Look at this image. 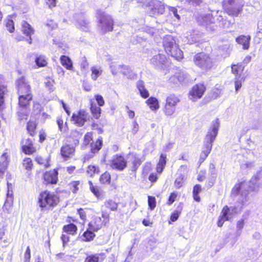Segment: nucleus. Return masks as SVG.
Segmentation results:
<instances>
[{
    "label": "nucleus",
    "mask_w": 262,
    "mask_h": 262,
    "mask_svg": "<svg viewBox=\"0 0 262 262\" xmlns=\"http://www.w3.org/2000/svg\"><path fill=\"white\" fill-rule=\"evenodd\" d=\"M262 185L260 174L257 173L253 176L248 182H242L235 185L232 189V194H238V202L243 206L247 205L249 200V192H257Z\"/></svg>",
    "instance_id": "f257e3e1"
},
{
    "label": "nucleus",
    "mask_w": 262,
    "mask_h": 262,
    "mask_svg": "<svg viewBox=\"0 0 262 262\" xmlns=\"http://www.w3.org/2000/svg\"><path fill=\"white\" fill-rule=\"evenodd\" d=\"M166 52L179 60L183 58V52L176 45V41L171 35L166 36L163 41Z\"/></svg>",
    "instance_id": "f03ea898"
},
{
    "label": "nucleus",
    "mask_w": 262,
    "mask_h": 262,
    "mask_svg": "<svg viewBox=\"0 0 262 262\" xmlns=\"http://www.w3.org/2000/svg\"><path fill=\"white\" fill-rule=\"evenodd\" d=\"M244 4L238 0H224L223 7L229 15L237 17L242 13Z\"/></svg>",
    "instance_id": "7ed1b4c3"
},
{
    "label": "nucleus",
    "mask_w": 262,
    "mask_h": 262,
    "mask_svg": "<svg viewBox=\"0 0 262 262\" xmlns=\"http://www.w3.org/2000/svg\"><path fill=\"white\" fill-rule=\"evenodd\" d=\"M38 200L39 206L47 209L55 207L59 202V198L56 194L48 191L41 192Z\"/></svg>",
    "instance_id": "20e7f679"
},
{
    "label": "nucleus",
    "mask_w": 262,
    "mask_h": 262,
    "mask_svg": "<svg viewBox=\"0 0 262 262\" xmlns=\"http://www.w3.org/2000/svg\"><path fill=\"white\" fill-rule=\"evenodd\" d=\"M78 143V139L68 137L66 142L61 147L60 153L62 157L65 160L72 158L74 155L75 147Z\"/></svg>",
    "instance_id": "39448f33"
},
{
    "label": "nucleus",
    "mask_w": 262,
    "mask_h": 262,
    "mask_svg": "<svg viewBox=\"0 0 262 262\" xmlns=\"http://www.w3.org/2000/svg\"><path fill=\"white\" fill-rule=\"evenodd\" d=\"M193 61L196 66L204 70L210 69L212 66L210 57L204 53H199L195 55Z\"/></svg>",
    "instance_id": "423d86ee"
},
{
    "label": "nucleus",
    "mask_w": 262,
    "mask_h": 262,
    "mask_svg": "<svg viewBox=\"0 0 262 262\" xmlns=\"http://www.w3.org/2000/svg\"><path fill=\"white\" fill-rule=\"evenodd\" d=\"M114 23L111 16L104 12L100 14L99 18L98 27L102 33H105L107 31L113 30Z\"/></svg>",
    "instance_id": "0eeeda50"
},
{
    "label": "nucleus",
    "mask_w": 262,
    "mask_h": 262,
    "mask_svg": "<svg viewBox=\"0 0 262 262\" xmlns=\"http://www.w3.org/2000/svg\"><path fill=\"white\" fill-rule=\"evenodd\" d=\"M180 101V99L174 95H170L166 98V103L163 110L166 116H171L176 111V105Z\"/></svg>",
    "instance_id": "6e6552de"
},
{
    "label": "nucleus",
    "mask_w": 262,
    "mask_h": 262,
    "mask_svg": "<svg viewBox=\"0 0 262 262\" xmlns=\"http://www.w3.org/2000/svg\"><path fill=\"white\" fill-rule=\"evenodd\" d=\"M219 125L220 123L218 119H216L212 121L211 127L209 129L205 136L204 142L212 144L218 134Z\"/></svg>",
    "instance_id": "1a4fd4ad"
},
{
    "label": "nucleus",
    "mask_w": 262,
    "mask_h": 262,
    "mask_svg": "<svg viewBox=\"0 0 262 262\" xmlns=\"http://www.w3.org/2000/svg\"><path fill=\"white\" fill-rule=\"evenodd\" d=\"M205 91V87L203 84L194 85L189 92V99L195 101L201 98Z\"/></svg>",
    "instance_id": "9d476101"
},
{
    "label": "nucleus",
    "mask_w": 262,
    "mask_h": 262,
    "mask_svg": "<svg viewBox=\"0 0 262 262\" xmlns=\"http://www.w3.org/2000/svg\"><path fill=\"white\" fill-rule=\"evenodd\" d=\"M72 120L78 126H82L89 118V115L83 110H81L77 113H73Z\"/></svg>",
    "instance_id": "9b49d317"
},
{
    "label": "nucleus",
    "mask_w": 262,
    "mask_h": 262,
    "mask_svg": "<svg viewBox=\"0 0 262 262\" xmlns=\"http://www.w3.org/2000/svg\"><path fill=\"white\" fill-rule=\"evenodd\" d=\"M126 166V162L124 158L121 156L116 155L111 162V166L118 170H123Z\"/></svg>",
    "instance_id": "f8f14e48"
},
{
    "label": "nucleus",
    "mask_w": 262,
    "mask_h": 262,
    "mask_svg": "<svg viewBox=\"0 0 262 262\" xmlns=\"http://www.w3.org/2000/svg\"><path fill=\"white\" fill-rule=\"evenodd\" d=\"M241 205L242 206L240 207L236 206H231L228 207L227 206H226L223 208L221 213L225 215L229 220L233 215L241 212L243 207L244 206L242 204Z\"/></svg>",
    "instance_id": "ddd939ff"
},
{
    "label": "nucleus",
    "mask_w": 262,
    "mask_h": 262,
    "mask_svg": "<svg viewBox=\"0 0 262 262\" xmlns=\"http://www.w3.org/2000/svg\"><path fill=\"white\" fill-rule=\"evenodd\" d=\"M76 26L81 31L87 32L90 30V23L83 14H80L76 19Z\"/></svg>",
    "instance_id": "4468645a"
},
{
    "label": "nucleus",
    "mask_w": 262,
    "mask_h": 262,
    "mask_svg": "<svg viewBox=\"0 0 262 262\" xmlns=\"http://www.w3.org/2000/svg\"><path fill=\"white\" fill-rule=\"evenodd\" d=\"M18 93L19 96L23 94H28L30 93V86L26 81L24 78H21L17 81Z\"/></svg>",
    "instance_id": "2eb2a0df"
},
{
    "label": "nucleus",
    "mask_w": 262,
    "mask_h": 262,
    "mask_svg": "<svg viewBox=\"0 0 262 262\" xmlns=\"http://www.w3.org/2000/svg\"><path fill=\"white\" fill-rule=\"evenodd\" d=\"M32 99L31 94H23L19 96L18 104L20 108L27 110Z\"/></svg>",
    "instance_id": "dca6fc26"
},
{
    "label": "nucleus",
    "mask_w": 262,
    "mask_h": 262,
    "mask_svg": "<svg viewBox=\"0 0 262 262\" xmlns=\"http://www.w3.org/2000/svg\"><path fill=\"white\" fill-rule=\"evenodd\" d=\"M58 172L53 169L46 172L43 174V179L47 183L56 184L57 181Z\"/></svg>",
    "instance_id": "f3484780"
},
{
    "label": "nucleus",
    "mask_w": 262,
    "mask_h": 262,
    "mask_svg": "<svg viewBox=\"0 0 262 262\" xmlns=\"http://www.w3.org/2000/svg\"><path fill=\"white\" fill-rule=\"evenodd\" d=\"M166 61V58L165 56L162 54L156 55L150 59L151 63L159 68H162L165 63Z\"/></svg>",
    "instance_id": "a211bd4d"
},
{
    "label": "nucleus",
    "mask_w": 262,
    "mask_h": 262,
    "mask_svg": "<svg viewBox=\"0 0 262 262\" xmlns=\"http://www.w3.org/2000/svg\"><path fill=\"white\" fill-rule=\"evenodd\" d=\"M23 151L26 154H31L34 151L32 141L29 138L24 139L21 141Z\"/></svg>",
    "instance_id": "6ab92c4d"
},
{
    "label": "nucleus",
    "mask_w": 262,
    "mask_h": 262,
    "mask_svg": "<svg viewBox=\"0 0 262 262\" xmlns=\"http://www.w3.org/2000/svg\"><path fill=\"white\" fill-rule=\"evenodd\" d=\"M103 222L100 217L96 216L89 224V229L93 231H97L102 227Z\"/></svg>",
    "instance_id": "aec40b11"
},
{
    "label": "nucleus",
    "mask_w": 262,
    "mask_h": 262,
    "mask_svg": "<svg viewBox=\"0 0 262 262\" xmlns=\"http://www.w3.org/2000/svg\"><path fill=\"white\" fill-rule=\"evenodd\" d=\"M219 49L221 55L224 57L229 56L231 51L230 45L227 41L221 42L219 46Z\"/></svg>",
    "instance_id": "412c9836"
},
{
    "label": "nucleus",
    "mask_w": 262,
    "mask_h": 262,
    "mask_svg": "<svg viewBox=\"0 0 262 262\" xmlns=\"http://www.w3.org/2000/svg\"><path fill=\"white\" fill-rule=\"evenodd\" d=\"M118 69H121V73L126 77L130 79H135L137 78V75L133 72L129 67L127 66H119Z\"/></svg>",
    "instance_id": "4be33fe9"
},
{
    "label": "nucleus",
    "mask_w": 262,
    "mask_h": 262,
    "mask_svg": "<svg viewBox=\"0 0 262 262\" xmlns=\"http://www.w3.org/2000/svg\"><path fill=\"white\" fill-rule=\"evenodd\" d=\"M22 31L26 36H30L29 43H32L31 35L34 33V30L31 26L27 22L24 21L22 23Z\"/></svg>",
    "instance_id": "5701e85b"
},
{
    "label": "nucleus",
    "mask_w": 262,
    "mask_h": 262,
    "mask_svg": "<svg viewBox=\"0 0 262 262\" xmlns=\"http://www.w3.org/2000/svg\"><path fill=\"white\" fill-rule=\"evenodd\" d=\"M137 87L142 98H147L149 97V92L145 88L143 81L138 80L137 82Z\"/></svg>",
    "instance_id": "b1692460"
},
{
    "label": "nucleus",
    "mask_w": 262,
    "mask_h": 262,
    "mask_svg": "<svg viewBox=\"0 0 262 262\" xmlns=\"http://www.w3.org/2000/svg\"><path fill=\"white\" fill-rule=\"evenodd\" d=\"M250 37L249 35H241L236 39V42L243 46V48L244 50H247L249 48V42L250 40Z\"/></svg>",
    "instance_id": "393cba45"
},
{
    "label": "nucleus",
    "mask_w": 262,
    "mask_h": 262,
    "mask_svg": "<svg viewBox=\"0 0 262 262\" xmlns=\"http://www.w3.org/2000/svg\"><path fill=\"white\" fill-rule=\"evenodd\" d=\"M212 11L211 13L203 14L201 15L202 23L203 25H207L215 23V18L213 16Z\"/></svg>",
    "instance_id": "a878e982"
},
{
    "label": "nucleus",
    "mask_w": 262,
    "mask_h": 262,
    "mask_svg": "<svg viewBox=\"0 0 262 262\" xmlns=\"http://www.w3.org/2000/svg\"><path fill=\"white\" fill-rule=\"evenodd\" d=\"M8 156L7 154L4 153L1 156L0 159V178L3 176L5 170L7 167L8 164Z\"/></svg>",
    "instance_id": "bb28decb"
},
{
    "label": "nucleus",
    "mask_w": 262,
    "mask_h": 262,
    "mask_svg": "<svg viewBox=\"0 0 262 262\" xmlns=\"http://www.w3.org/2000/svg\"><path fill=\"white\" fill-rule=\"evenodd\" d=\"M154 13L163 14L165 11V6L159 1H154L153 2V8H152Z\"/></svg>",
    "instance_id": "cd10ccee"
},
{
    "label": "nucleus",
    "mask_w": 262,
    "mask_h": 262,
    "mask_svg": "<svg viewBox=\"0 0 262 262\" xmlns=\"http://www.w3.org/2000/svg\"><path fill=\"white\" fill-rule=\"evenodd\" d=\"M128 158L132 164V170L134 171H136L141 165V160L139 158L134 155H129Z\"/></svg>",
    "instance_id": "c85d7f7f"
},
{
    "label": "nucleus",
    "mask_w": 262,
    "mask_h": 262,
    "mask_svg": "<svg viewBox=\"0 0 262 262\" xmlns=\"http://www.w3.org/2000/svg\"><path fill=\"white\" fill-rule=\"evenodd\" d=\"M61 64L67 69L72 70L73 69V63L71 59L65 55H62L60 58Z\"/></svg>",
    "instance_id": "c756f323"
},
{
    "label": "nucleus",
    "mask_w": 262,
    "mask_h": 262,
    "mask_svg": "<svg viewBox=\"0 0 262 262\" xmlns=\"http://www.w3.org/2000/svg\"><path fill=\"white\" fill-rule=\"evenodd\" d=\"M146 103L152 111L157 110L159 108V101L155 97H150L146 101Z\"/></svg>",
    "instance_id": "7c9ffc66"
},
{
    "label": "nucleus",
    "mask_w": 262,
    "mask_h": 262,
    "mask_svg": "<svg viewBox=\"0 0 262 262\" xmlns=\"http://www.w3.org/2000/svg\"><path fill=\"white\" fill-rule=\"evenodd\" d=\"M35 61L36 65L39 67H45L48 63L46 57L41 55H37Z\"/></svg>",
    "instance_id": "2f4dec72"
},
{
    "label": "nucleus",
    "mask_w": 262,
    "mask_h": 262,
    "mask_svg": "<svg viewBox=\"0 0 262 262\" xmlns=\"http://www.w3.org/2000/svg\"><path fill=\"white\" fill-rule=\"evenodd\" d=\"M63 230L68 234L74 235L76 233L77 228L74 224H70L64 226Z\"/></svg>",
    "instance_id": "473e14b6"
},
{
    "label": "nucleus",
    "mask_w": 262,
    "mask_h": 262,
    "mask_svg": "<svg viewBox=\"0 0 262 262\" xmlns=\"http://www.w3.org/2000/svg\"><path fill=\"white\" fill-rule=\"evenodd\" d=\"M102 138L98 139L95 143L91 144V150L93 153H95L99 150L102 146Z\"/></svg>",
    "instance_id": "72a5a7b5"
},
{
    "label": "nucleus",
    "mask_w": 262,
    "mask_h": 262,
    "mask_svg": "<svg viewBox=\"0 0 262 262\" xmlns=\"http://www.w3.org/2000/svg\"><path fill=\"white\" fill-rule=\"evenodd\" d=\"M209 171L211 175L210 180L209 182L210 186H212L214 183L216 179V173L215 170V165L211 163L209 165Z\"/></svg>",
    "instance_id": "f704fd0d"
},
{
    "label": "nucleus",
    "mask_w": 262,
    "mask_h": 262,
    "mask_svg": "<svg viewBox=\"0 0 262 262\" xmlns=\"http://www.w3.org/2000/svg\"><path fill=\"white\" fill-rule=\"evenodd\" d=\"M100 254H95L88 255L85 258L84 262H100L102 261L100 259Z\"/></svg>",
    "instance_id": "c9c22d12"
},
{
    "label": "nucleus",
    "mask_w": 262,
    "mask_h": 262,
    "mask_svg": "<svg viewBox=\"0 0 262 262\" xmlns=\"http://www.w3.org/2000/svg\"><path fill=\"white\" fill-rule=\"evenodd\" d=\"M254 163L252 161L243 160L241 162V168L242 170H246L252 168Z\"/></svg>",
    "instance_id": "e433bc0d"
},
{
    "label": "nucleus",
    "mask_w": 262,
    "mask_h": 262,
    "mask_svg": "<svg viewBox=\"0 0 262 262\" xmlns=\"http://www.w3.org/2000/svg\"><path fill=\"white\" fill-rule=\"evenodd\" d=\"M93 230H91L89 229L83 234V240L86 242H90L93 239L95 236V234L92 232Z\"/></svg>",
    "instance_id": "4c0bfd02"
},
{
    "label": "nucleus",
    "mask_w": 262,
    "mask_h": 262,
    "mask_svg": "<svg viewBox=\"0 0 262 262\" xmlns=\"http://www.w3.org/2000/svg\"><path fill=\"white\" fill-rule=\"evenodd\" d=\"M185 39V40L184 41L188 44H192L196 40L195 35L192 34L191 32H188L186 34Z\"/></svg>",
    "instance_id": "58836bf2"
},
{
    "label": "nucleus",
    "mask_w": 262,
    "mask_h": 262,
    "mask_svg": "<svg viewBox=\"0 0 262 262\" xmlns=\"http://www.w3.org/2000/svg\"><path fill=\"white\" fill-rule=\"evenodd\" d=\"M92 71V79L94 80H96L97 78L101 75L102 70L97 69L95 67H93L91 68Z\"/></svg>",
    "instance_id": "ea45409f"
},
{
    "label": "nucleus",
    "mask_w": 262,
    "mask_h": 262,
    "mask_svg": "<svg viewBox=\"0 0 262 262\" xmlns=\"http://www.w3.org/2000/svg\"><path fill=\"white\" fill-rule=\"evenodd\" d=\"M213 16L215 18V23L219 22L220 23L224 18L223 14H224L222 11H212Z\"/></svg>",
    "instance_id": "a19ab883"
},
{
    "label": "nucleus",
    "mask_w": 262,
    "mask_h": 262,
    "mask_svg": "<svg viewBox=\"0 0 262 262\" xmlns=\"http://www.w3.org/2000/svg\"><path fill=\"white\" fill-rule=\"evenodd\" d=\"M23 166L28 170H31L33 167L32 160L29 158H25L23 161Z\"/></svg>",
    "instance_id": "79ce46f5"
},
{
    "label": "nucleus",
    "mask_w": 262,
    "mask_h": 262,
    "mask_svg": "<svg viewBox=\"0 0 262 262\" xmlns=\"http://www.w3.org/2000/svg\"><path fill=\"white\" fill-rule=\"evenodd\" d=\"M176 76H177V81L181 82L184 81L185 79H187L188 75L184 72H180L179 73H176Z\"/></svg>",
    "instance_id": "37998d69"
},
{
    "label": "nucleus",
    "mask_w": 262,
    "mask_h": 262,
    "mask_svg": "<svg viewBox=\"0 0 262 262\" xmlns=\"http://www.w3.org/2000/svg\"><path fill=\"white\" fill-rule=\"evenodd\" d=\"M110 180L111 176L108 172H104L100 178V181L101 183H110Z\"/></svg>",
    "instance_id": "c03bdc74"
},
{
    "label": "nucleus",
    "mask_w": 262,
    "mask_h": 262,
    "mask_svg": "<svg viewBox=\"0 0 262 262\" xmlns=\"http://www.w3.org/2000/svg\"><path fill=\"white\" fill-rule=\"evenodd\" d=\"M243 81L244 80L242 78L239 79V77L238 78L237 75L236 76L234 81L235 90L236 93H237L238 91L241 88Z\"/></svg>",
    "instance_id": "a18cd8bd"
},
{
    "label": "nucleus",
    "mask_w": 262,
    "mask_h": 262,
    "mask_svg": "<svg viewBox=\"0 0 262 262\" xmlns=\"http://www.w3.org/2000/svg\"><path fill=\"white\" fill-rule=\"evenodd\" d=\"M99 172V168L94 165H90L88 167L87 172L92 176L95 173H98Z\"/></svg>",
    "instance_id": "49530a36"
},
{
    "label": "nucleus",
    "mask_w": 262,
    "mask_h": 262,
    "mask_svg": "<svg viewBox=\"0 0 262 262\" xmlns=\"http://www.w3.org/2000/svg\"><path fill=\"white\" fill-rule=\"evenodd\" d=\"M91 110L94 117L98 119L100 116L101 108L97 106H92Z\"/></svg>",
    "instance_id": "de8ad7c7"
},
{
    "label": "nucleus",
    "mask_w": 262,
    "mask_h": 262,
    "mask_svg": "<svg viewBox=\"0 0 262 262\" xmlns=\"http://www.w3.org/2000/svg\"><path fill=\"white\" fill-rule=\"evenodd\" d=\"M90 185V188L91 191L94 194V195L98 198L100 195V192L98 189V188L96 187H95L91 181L89 182Z\"/></svg>",
    "instance_id": "09e8293b"
},
{
    "label": "nucleus",
    "mask_w": 262,
    "mask_h": 262,
    "mask_svg": "<svg viewBox=\"0 0 262 262\" xmlns=\"http://www.w3.org/2000/svg\"><path fill=\"white\" fill-rule=\"evenodd\" d=\"M54 81L52 78H49L46 79L45 82L46 86L48 88L50 91L54 90Z\"/></svg>",
    "instance_id": "8fccbe9b"
},
{
    "label": "nucleus",
    "mask_w": 262,
    "mask_h": 262,
    "mask_svg": "<svg viewBox=\"0 0 262 262\" xmlns=\"http://www.w3.org/2000/svg\"><path fill=\"white\" fill-rule=\"evenodd\" d=\"M36 128L35 124L34 122H29L27 125V130L31 136H33Z\"/></svg>",
    "instance_id": "3c124183"
},
{
    "label": "nucleus",
    "mask_w": 262,
    "mask_h": 262,
    "mask_svg": "<svg viewBox=\"0 0 262 262\" xmlns=\"http://www.w3.org/2000/svg\"><path fill=\"white\" fill-rule=\"evenodd\" d=\"M148 204L151 210H153L156 207V199L155 198L151 196L148 197Z\"/></svg>",
    "instance_id": "603ef678"
},
{
    "label": "nucleus",
    "mask_w": 262,
    "mask_h": 262,
    "mask_svg": "<svg viewBox=\"0 0 262 262\" xmlns=\"http://www.w3.org/2000/svg\"><path fill=\"white\" fill-rule=\"evenodd\" d=\"M244 220L243 219H241L237 221L236 223V228H237V234L239 235L241 234V230L244 227Z\"/></svg>",
    "instance_id": "864d4df0"
},
{
    "label": "nucleus",
    "mask_w": 262,
    "mask_h": 262,
    "mask_svg": "<svg viewBox=\"0 0 262 262\" xmlns=\"http://www.w3.org/2000/svg\"><path fill=\"white\" fill-rule=\"evenodd\" d=\"M106 206L113 211L116 210L117 208V204L112 200L108 201L106 203Z\"/></svg>",
    "instance_id": "5fc2aeb1"
},
{
    "label": "nucleus",
    "mask_w": 262,
    "mask_h": 262,
    "mask_svg": "<svg viewBox=\"0 0 262 262\" xmlns=\"http://www.w3.org/2000/svg\"><path fill=\"white\" fill-rule=\"evenodd\" d=\"M119 65H116L114 63H112L110 65V68L111 69V72L114 75H116L119 71L121 72V69H118Z\"/></svg>",
    "instance_id": "6e6d98bb"
},
{
    "label": "nucleus",
    "mask_w": 262,
    "mask_h": 262,
    "mask_svg": "<svg viewBox=\"0 0 262 262\" xmlns=\"http://www.w3.org/2000/svg\"><path fill=\"white\" fill-rule=\"evenodd\" d=\"M233 25V23H231L229 20H227L224 18L222 21L220 23V25L224 28H229Z\"/></svg>",
    "instance_id": "4d7b16f0"
},
{
    "label": "nucleus",
    "mask_w": 262,
    "mask_h": 262,
    "mask_svg": "<svg viewBox=\"0 0 262 262\" xmlns=\"http://www.w3.org/2000/svg\"><path fill=\"white\" fill-rule=\"evenodd\" d=\"M6 27L7 30L10 32L12 33L14 31V23L12 20H8L6 23Z\"/></svg>",
    "instance_id": "13d9d810"
},
{
    "label": "nucleus",
    "mask_w": 262,
    "mask_h": 262,
    "mask_svg": "<svg viewBox=\"0 0 262 262\" xmlns=\"http://www.w3.org/2000/svg\"><path fill=\"white\" fill-rule=\"evenodd\" d=\"M183 180V176L182 174L177 178L174 182V186L176 188H179L181 187Z\"/></svg>",
    "instance_id": "bf43d9fd"
},
{
    "label": "nucleus",
    "mask_w": 262,
    "mask_h": 262,
    "mask_svg": "<svg viewBox=\"0 0 262 262\" xmlns=\"http://www.w3.org/2000/svg\"><path fill=\"white\" fill-rule=\"evenodd\" d=\"M36 161L40 165H43L46 168L48 167L49 165L47 160L41 157H37L36 158Z\"/></svg>",
    "instance_id": "052dcab7"
},
{
    "label": "nucleus",
    "mask_w": 262,
    "mask_h": 262,
    "mask_svg": "<svg viewBox=\"0 0 262 262\" xmlns=\"http://www.w3.org/2000/svg\"><path fill=\"white\" fill-rule=\"evenodd\" d=\"M57 123L60 132H65L66 126H63V121L60 118H58L57 120Z\"/></svg>",
    "instance_id": "680f3d73"
},
{
    "label": "nucleus",
    "mask_w": 262,
    "mask_h": 262,
    "mask_svg": "<svg viewBox=\"0 0 262 262\" xmlns=\"http://www.w3.org/2000/svg\"><path fill=\"white\" fill-rule=\"evenodd\" d=\"M227 217L225 216V215L221 213V215L220 216L219 221L217 222V226L220 227H222L226 221H228Z\"/></svg>",
    "instance_id": "e2e57ef3"
},
{
    "label": "nucleus",
    "mask_w": 262,
    "mask_h": 262,
    "mask_svg": "<svg viewBox=\"0 0 262 262\" xmlns=\"http://www.w3.org/2000/svg\"><path fill=\"white\" fill-rule=\"evenodd\" d=\"M212 147V144L204 142L203 150L206 153H210Z\"/></svg>",
    "instance_id": "0e129e2a"
},
{
    "label": "nucleus",
    "mask_w": 262,
    "mask_h": 262,
    "mask_svg": "<svg viewBox=\"0 0 262 262\" xmlns=\"http://www.w3.org/2000/svg\"><path fill=\"white\" fill-rule=\"evenodd\" d=\"M166 156L162 154L160 156V160L157 166H162L164 167L166 162Z\"/></svg>",
    "instance_id": "69168bd1"
},
{
    "label": "nucleus",
    "mask_w": 262,
    "mask_h": 262,
    "mask_svg": "<svg viewBox=\"0 0 262 262\" xmlns=\"http://www.w3.org/2000/svg\"><path fill=\"white\" fill-rule=\"evenodd\" d=\"M178 194L176 192H172L171 193L169 199H168V204L171 205L172 204L174 201L177 197Z\"/></svg>",
    "instance_id": "338daca9"
},
{
    "label": "nucleus",
    "mask_w": 262,
    "mask_h": 262,
    "mask_svg": "<svg viewBox=\"0 0 262 262\" xmlns=\"http://www.w3.org/2000/svg\"><path fill=\"white\" fill-rule=\"evenodd\" d=\"M79 184V182L78 181L73 182L71 184V189L74 193H75L78 190V186Z\"/></svg>",
    "instance_id": "774afa93"
}]
</instances>
